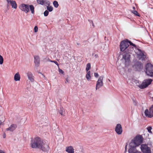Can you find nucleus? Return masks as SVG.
I'll use <instances>...</instances> for the list:
<instances>
[{
    "mask_svg": "<svg viewBox=\"0 0 153 153\" xmlns=\"http://www.w3.org/2000/svg\"><path fill=\"white\" fill-rule=\"evenodd\" d=\"M3 135L4 138H5L6 137V134L5 133H3Z\"/></svg>",
    "mask_w": 153,
    "mask_h": 153,
    "instance_id": "nucleus-35",
    "label": "nucleus"
},
{
    "mask_svg": "<svg viewBox=\"0 0 153 153\" xmlns=\"http://www.w3.org/2000/svg\"><path fill=\"white\" fill-rule=\"evenodd\" d=\"M47 9L50 12L52 11L53 10V7L51 6H47Z\"/></svg>",
    "mask_w": 153,
    "mask_h": 153,
    "instance_id": "nucleus-21",
    "label": "nucleus"
},
{
    "mask_svg": "<svg viewBox=\"0 0 153 153\" xmlns=\"http://www.w3.org/2000/svg\"><path fill=\"white\" fill-rule=\"evenodd\" d=\"M28 79L32 82H34V77L31 72L28 71L26 73Z\"/></svg>",
    "mask_w": 153,
    "mask_h": 153,
    "instance_id": "nucleus-11",
    "label": "nucleus"
},
{
    "mask_svg": "<svg viewBox=\"0 0 153 153\" xmlns=\"http://www.w3.org/2000/svg\"><path fill=\"white\" fill-rule=\"evenodd\" d=\"M10 1H9V2L8 3L7 2V7L9 6L10 5Z\"/></svg>",
    "mask_w": 153,
    "mask_h": 153,
    "instance_id": "nucleus-39",
    "label": "nucleus"
},
{
    "mask_svg": "<svg viewBox=\"0 0 153 153\" xmlns=\"http://www.w3.org/2000/svg\"><path fill=\"white\" fill-rule=\"evenodd\" d=\"M133 8L134 10H135V7H133Z\"/></svg>",
    "mask_w": 153,
    "mask_h": 153,
    "instance_id": "nucleus-43",
    "label": "nucleus"
},
{
    "mask_svg": "<svg viewBox=\"0 0 153 153\" xmlns=\"http://www.w3.org/2000/svg\"><path fill=\"white\" fill-rule=\"evenodd\" d=\"M152 129V128L151 126H148L147 128V129L148 130V132L151 134L152 133V132L151 131Z\"/></svg>",
    "mask_w": 153,
    "mask_h": 153,
    "instance_id": "nucleus-27",
    "label": "nucleus"
},
{
    "mask_svg": "<svg viewBox=\"0 0 153 153\" xmlns=\"http://www.w3.org/2000/svg\"><path fill=\"white\" fill-rule=\"evenodd\" d=\"M48 61H49V62H53V60H51L50 59H48Z\"/></svg>",
    "mask_w": 153,
    "mask_h": 153,
    "instance_id": "nucleus-38",
    "label": "nucleus"
},
{
    "mask_svg": "<svg viewBox=\"0 0 153 153\" xmlns=\"http://www.w3.org/2000/svg\"><path fill=\"white\" fill-rule=\"evenodd\" d=\"M4 61V59L3 57L1 55H0V64L2 65Z\"/></svg>",
    "mask_w": 153,
    "mask_h": 153,
    "instance_id": "nucleus-26",
    "label": "nucleus"
},
{
    "mask_svg": "<svg viewBox=\"0 0 153 153\" xmlns=\"http://www.w3.org/2000/svg\"><path fill=\"white\" fill-rule=\"evenodd\" d=\"M0 153H5L3 150L0 149Z\"/></svg>",
    "mask_w": 153,
    "mask_h": 153,
    "instance_id": "nucleus-36",
    "label": "nucleus"
},
{
    "mask_svg": "<svg viewBox=\"0 0 153 153\" xmlns=\"http://www.w3.org/2000/svg\"><path fill=\"white\" fill-rule=\"evenodd\" d=\"M103 76H100L97 82L96 87V90L99 89L100 88L103 86Z\"/></svg>",
    "mask_w": 153,
    "mask_h": 153,
    "instance_id": "nucleus-8",
    "label": "nucleus"
},
{
    "mask_svg": "<svg viewBox=\"0 0 153 153\" xmlns=\"http://www.w3.org/2000/svg\"><path fill=\"white\" fill-rule=\"evenodd\" d=\"M95 56L96 57V58H97L98 57V55H97V54H96L95 55Z\"/></svg>",
    "mask_w": 153,
    "mask_h": 153,
    "instance_id": "nucleus-40",
    "label": "nucleus"
},
{
    "mask_svg": "<svg viewBox=\"0 0 153 153\" xmlns=\"http://www.w3.org/2000/svg\"><path fill=\"white\" fill-rule=\"evenodd\" d=\"M48 13H49L48 11L47 10H45L44 12V16H48Z\"/></svg>",
    "mask_w": 153,
    "mask_h": 153,
    "instance_id": "nucleus-29",
    "label": "nucleus"
},
{
    "mask_svg": "<svg viewBox=\"0 0 153 153\" xmlns=\"http://www.w3.org/2000/svg\"><path fill=\"white\" fill-rule=\"evenodd\" d=\"M139 55L140 56V58L142 59V60H143L146 58V55L145 53L143 51H141L140 53L139 54Z\"/></svg>",
    "mask_w": 153,
    "mask_h": 153,
    "instance_id": "nucleus-18",
    "label": "nucleus"
},
{
    "mask_svg": "<svg viewBox=\"0 0 153 153\" xmlns=\"http://www.w3.org/2000/svg\"><path fill=\"white\" fill-rule=\"evenodd\" d=\"M152 98H153V97Z\"/></svg>",
    "mask_w": 153,
    "mask_h": 153,
    "instance_id": "nucleus-44",
    "label": "nucleus"
},
{
    "mask_svg": "<svg viewBox=\"0 0 153 153\" xmlns=\"http://www.w3.org/2000/svg\"><path fill=\"white\" fill-rule=\"evenodd\" d=\"M17 127V125L16 124H13L9 128H6V130L13 131Z\"/></svg>",
    "mask_w": 153,
    "mask_h": 153,
    "instance_id": "nucleus-14",
    "label": "nucleus"
},
{
    "mask_svg": "<svg viewBox=\"0 0 153 153\" xmlns=\"http://www.w3.org/2000/svg\"><path fill=\"white\" fill-rule=\"evenodd\" d=\"M53 4L54 7L56 8H57L59 6L58 3L56 1H54L53 2Z\"/></svg>",
    "mask_w": 153,
    "mask_h": 153,
    "instance_id": "nucleus-24",
    "label": "nucleus"
},
{
    "mask_svg": "<svg viewBox=\"0 0 153 153\" xmlns=\"http://www.w3.org/2000/svg\"><path fill=\"white\" fill-rule=\"evenodd\" d=\"M34 32H36L38 31V28L37 26H36L34 28Z\"/></svg>",
    "mask_w": 153,
    "mask_h": 153,
    "instance_id": "nucleus-32",
    "label": "nucleus"
},
{
    "mask_svg": "<svg viewBox=\"0 0 153 153\" xmlns=\"http://www.w3.org/2000/svg\"><path fill=\"white\" fill-rule=\"evenodd\" d=\"M31 146L33 148H38L43 151H46L49 149L48 145L44 142L40 137H36L32 139L30 142Z\"/></svg>",
    "mask_w": 153,
    "mask_h": 153,
    "instance_id": "nucleus-2",
    "label": "nucleus"
},
{
    "mask_svg": "<svg viewBox=\"0 0 153 153\" xmlns=\"http://www.w3.org/2000/svg\"><path fill=\"white\" fill-rule=\"evenodd\" d=\"M149 111L153 115V105L149 108Z\"/></svg>",
    "mask_w": 153,
    "mask_h": 153,
    "instance_id": "nucleus-28",
    "label": "nucleus"
},
{
    "mask_svg": "<svg viewBox=\"0 0 153 153\" xmlns=\"http://www.w3.org/2000/svg\"><path fill=\"white\" fill-rule=\"evenodd\" d=\"M10 4L12 8L15 9H16L17 7V4L15 1L13 0L10 1Z\"/></svg>",
    "mask_w": 153,
    "mask_h": 153,
    "instance_id": "nucleus-16",
    "label": "nucleus"
},
{
    "mask_svg": "<svg viewBox=\"0 0 153 153\" xmlns=\"http://www.w3.org/2000/svg\"><path fill=\"white\" fill-rule=\"evenodd\" d=\"M20 79V75L18 72L17 73L14 75V79L16 81H19Z\"/></svg>",
    "mask_w": 153,
    "mask_h": 153,
    "instance_id": "nucleus-17",
    "label": "nucleus"
},
{
    "mask_svg": "<svg viewBox=\"0 0 153 153\" xmlns=\"http://www.w3.org/2000/svg\"><path fill=\"white\" fill-rule=\"evenodd\" d=\"M92 26H93V27H94L95 26H94V24L93 22H92Z\"/></svg>",
    "mask_w": 153,
    "mask_h": 153,
    "instance_id": "nucleus-42",
    "label": "nucleus"
},
{
    "mask_svg": "<svg viewBox=\"0 0 153 153\" xmlns=\"http://www.w3.org/2000/svg\"><path fill=\"white\" fill-rule=\"evenodd\" d=\"M127 145H126L125 147V152H126L127 151Z\"/></svg>",
    "mask_w": 153,
    "mask_h": 153,
    "instance_id": "nucleus-37",
    "label": "nucleus"
},
{
    "mask_svg": "<svg viewBox=\"0 0 153 153\" xmlns=\"http://www.w3.org/2000/svg\"><path fill=\"white\" fill-rule=\"evenodd\" d=\"M65 151L68 153H74V149L72 146H67L66 148Z\"/></svg>",
    "mask_w": 153,
    "mask_h": 153,
    "instance_id": "nucleus-12",
    "label": "nucleus"
},
{
    "mask_svg": "<svg viewBox=\"0 0 153 153\" xmlns=\"http://www.w3.org/2000/svg\"><path fill=\"white\" fill-rule=\"evenodd\" d=\"M115 130L118 134H121L123 132L122 128L121 125L120 124H117L115 128Z\"/></svg>",
    "mask_w": 153,
    "mask_h": 153,
    "instance_id": "nucleus-10",
    "label": "nucleus"
},
{
    "mask_svg": "<svg viewBox=\"0 0 153 153\" xmlns=\"http://www.w3.org/2000/svg\"><path fill=\"white\" fill-rule=\"evenodd\" d=\"M53 62L55 63L56 65H57L58 67H59V64H58V63L57 62L55 61H53V62Z\"/></svg>",
    "mask_w": 153,
    "mask_h": 153,
    "instance_id": "nucleus-33",
    "label": "nucleus"
},
{
    "mask_svg": "<svg viewBox=\"0 0 153 153\" xmlns=\"http://www.w3.org/2000/svg\"><path fill=\"white\" fill-rule=\"evenodd\" d=\"M94 76L96 77H97L99 76V74L97 73H94Z\"/></svg>",
    "mask_w": 153,
    "mask_h": 153,
    "instance_id": "nucleus-34",
    "label": "nucleus"
},
{
    "mask_svg": "<svg viewBox=\"0 0 153 153\" xmlns=\"http://www.w3.org/2000/svg\"><path fill=\"white\" fill-rule=\"evenodd\" d=\"M134 68L137 71H141L143 68V65L141 62H137L133 66Z\"/></svg>",
    "mask_w": 153,
    "mask_h": 153,
    "instance_id": "nucleus-9",
    "label": "nucleus"
},
{
    "mask_svg": "<svg viewBox=\"0 0 153 153\" xmlns=\"http://www.w3.org/2000/svg\"><path fill=\"white\" fill-rule=\"evenodd\" d=\"M37 3L39 4L43 5L45 3V1L43 0H37Z\"/></svg>",
    "mask_w": 153,
    "mask_h": 153,
    "instance_id": "nucleus-22",
    "label": "nucleus"
},
{
    "mask_svg": "<svg viewBox=\"0 0 153 153\" xmlns=\"http://www.w3.org/2000/svg\"><path fill=\"white\" fill-rule=\"evenodd\" d=\"M140 149L143 153H151L150 148L146 144H142L141 145Z\"/></svg>",
    "mask_w": 153,
    "mask_h": 153,
    "instance_id": "nucleus-7",
    "label": "nucleus"
},
{
    "mask_svg": "<svg viewBox=\"0 0 153 153\" xmlns=\"http://www.w3.org/2000/svg\"><path fill=\"white\" fill-rule=\"evenodd\" d=\"M91 65L90 63H88L86 65V70L87 72L89 71L88 70L91 68Z\"/></svg>",
    "mask_w": 153,
    "mask_h": 153,
    "instance_id": "nucleus-20",
    "label": "nucleus"
},
{
    "mask_svg": "<svg viewBox=\"0 0 153 153\" xmlns=\"http://www.w3.org/2000/svg\"><path fill=\"white\" fill-rule=\"evenodd\" d=\"M143 139L140 135H137L129 143V148L128 150L129 153H141L138 151L136 147L140 146L142 143Z\"/></svg>",
    "mask_w": 153,
    "mask_h": 153,
    "instance_id": "nucleus-3",
    "label": "nucleus"
},
{
    "mask_svg": "<svg viewBox=\"0 0 153 153\" xmlns=\"http://www.w3.org/2000/svg\"><path fill=\"white\" fill-rule=\"evenodd\" d=\"M132 12L135 16H140L139 14L137 12L136 10H133L132 11Z\"/></svg>",
    "mask_w": 153,
    "mask_h": 153,
    "instance_id": "nucleus-25",
    "label": "nucleus"
},
{
    "mask_svg": "<svg viewBox=\"0 0 153 153\" xmlns=\"http://www.w3.org/2000/svg\"><path fill=\"white\" fill-rule=\"evenodd\" d=\"M7 1V2H9V1H11V0H6Z\"/></svg>",
    "mask_w": 153,
    "mask_h": 153,
    "instance_id": "nucleus-41",
    "label": "nucleus"
},
{
    "mask_svg": "<svg viewBox=\"0 0 153 153\" xmlns=\"http://www.w3.org/2000/svg\"><path fill=\"white\" fill-rule=\"evenodd\" d=\"M145 72L147 75L153 76V65L151 64L148 63L146 64Z\"/></svg>",
    "mask_w": 153,
    "mask_h": 153,
    "instance_id": "nucleus-5",
    "label": "nucleus"
},
{
    "mask_svg": "<svg viewBox=\"0 0 153 153\" xmlns=\"http://www.w3.org/2000/svg\"><path fill=\"white\" fill-rule=\"evenodd\" d=\"M86 77L88 80L89 81L91 79V72L90 71L87 72V74L86 76Z\"/></svg>",
    "mask_w": 153,
    "mask_h": 153,
    "instance_id": "nucleus-19",
    "label": "nucleus"
},
{
    "mask_svg": "<svg viewBox=\"0 0 153 153\" xmlns=\"http://www.w3.org/2000/svg\"><path fill=\"white\" fill-rule=\"evenodd\" d=\"M59 113L62 115H63V113L64 112V109L63 108H61L60 109V110L59 111Z\"/></svg>",
    "mask_w": 153,
    "mask_h": 153,
    "instance_id": "nucleus-23",
    "label": "nucleus"
},
{
    "mask_svg": "<svg viewBox=\"0 0 153 153\" xmlns=\"http://www.w3.org/2000/svg\"><path fill=\"white\" fill-rule=\"evenodd\" d=\"M19 8L22 11L27 13L29 11V8L32 14L34 13V7L32 5H29L25 4H22L19 6Z\"/></svg>",
    "mask_w": 153,
    "mask_h": 153,
    "instance_id": "nucleus-4",
    "label": "nucleus"
},
{
    "mask_svg": "<svg viewBox=\"0 0 153 153\" xmlns=\"http://www.w3.org/2000/svg\"><path fill=\"white\" fill-rule=\"evenodd\" d=\"M59 71L60 73H61L62 74H63L64 73L63 71L59 68Z\"/></svg>",
    "mask_w": 153,
    "mask_h": 153,
    "instance_id": "nucleus-31",
    "label": "nucleus"
},
{
    "mask_svg": "<svg viewBox=\"0 0 153 153\" xmlns=\"http://www.w3.org/2000/svg\"><path fill=\"white\" fill-rule=\"evenodd\" d=\"M144 113L145 115L147 117L149 118H152L153 117V115L149 111L148 109L145 110Z\"/></svg>",
    "mask_w": 153,
    "mask_h": 153,
    "instance_id": "nucleus-15",
    "label": "nucleus"
},
{
    "mask_svg": "<svg viewBox=\"0 0 153 153\" xmlns=\"http://www.w3.org/2000/svg\"><path fill=\"white\" fill-rule=\"evenodd\" d=\"M34 62L35 65L37 66L39 65L40 60L39 57L38 56H34Z\"/></svg>",
    "mask_w": 153,
    "mask_h": 153,
    "instance_id": "nucleus-13",
    "label": "nucleus"
},
{
    "mask_svg": "<svg viewBox=\"0 0 153 153\" xmlns=\"http://www.w3.org/2000/svg\"><path fill=\"white\" fill-rule=\"evenodd\" d=\"M44 4H46L48 6H49L50 4V2L47 0H45Z\"/></svg>",
    "mask_w": 153,
    "mask_h": 153,
    "instance_id": "nucleus-30",
    "label": "nucleus"
},
{
    "mask_svg": "<svg viewBox=\"0 0 153 153\" xmlns=\"http://www.w3.org/2000/svg\"><path fill=\"white\" fill-rule=\"evenodd\" d=\"M152 81V80L151 79L144 80L141 85H140L139 88L141 89H143L146 88L151 84Z\"/></svg>",
    "mask_w": 153,
    "mask_h": 153,
    "instance_id": "nucleus-6",
    "label": "nucleus"
},
{
    "mask_svg": "<svg viewBox=\"0 0 153 153\" xmlns=\"http://www.w3.org/2000/svg\"><path fill=\"white\" fill-rule=\"evenodd\" d=\"M129 44L130 45L134 47H136L135 44L131 42L128 39H125L122 41L120 45V51H125L123 53L122 59L125 60V64L126 66L130 64V53H131V52L133 50V47H129Z\"/></svg>",
    "mask_w": 153,
    "mask_h": 153,
    "instance_id": "nucleus-1",
    "label": "nucleus"
}]
</instances>
